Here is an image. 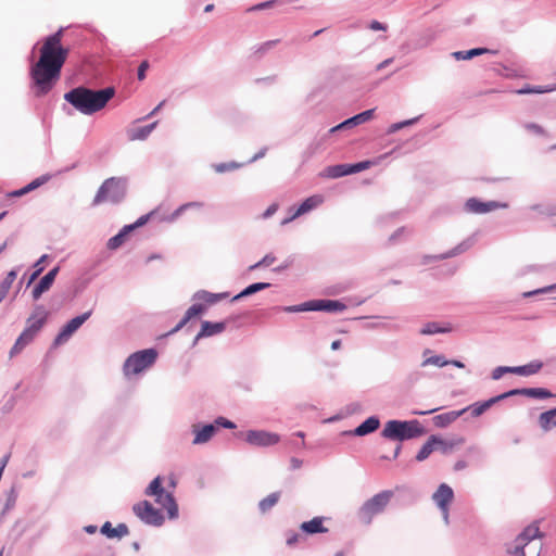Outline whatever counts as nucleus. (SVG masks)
Listing matches in <instances>:
<instances>
[{"label":"nucleus","instance_id":"nucleus-1","mask_svg":"<svg viewBox=\"0 0 556 556\" xmlns=\"http://www.w3.org/2000/svg\"><path fill=\"white\" fill-rule=\"evenodd\" d=\"M63 29L47 37L39 50V60L30 68L33 91L36 97L47 94L61 77V70L70 50L62 46Z\"/></svg>","mask_w":556,"mask_h":556},{"label":"nucleus","instance_id":"nucleus-2","mask_svg":"<svg viewBox=\"0 0 556 556\" xmlns=\"http://www.w3.org/2000/svg\"><path fill=\"white\" fill-rule=\"evenodd\" d=\"M113 96V88L91 90L85 87H77L66 92L64 99L78 112L91 115L102 110Z\"/></svg>","mask_w":556,"mask_h":556},{"label":"nucleus","instance_id":"nucleus-3","mask_svg":"<svg viewBox=\"0 0 556 556\" xmlns=\"http://www.w3.org/2000/svg\"><path fill=\"white\" fill-rule=\"evenodd\" d=\"M49 313L43 305H37L34 313L27 318V326L17 337L15 343L10 350V357L20 354L28 344H30L41 328L45 326Z\"/></svg>","mask_w":556,"mask_h":556},{"label":"nucleus","instance_id":"nucleus-4","mask_svg":"<svg viewBox=\"0 0 556 556\" xmlns=\"http://www.w3.org/2000/svg\"><path fill=\"white\" fill-rule=\"evenodd\" d=\"M426 429L417 419L412 420H396L392 419L386 422L381 437L395 441H407L419 438L426 433Z\"/></svg>","mask_w":556,"mask_h":556},{"label":"nucleus","instance_id":"nucleus-5","mask_svg":"<svg viewBox=\"0 0 556 556\" xmlns=\"http://www.w3.org/2000/svg\"><path fill=\"white\" fill-rule=\"evenodd\" d=\"M127 194V179L124 177H110L105 179L98 189L92 205L97 206L104 202L119 204Z\"/></svg>","mask_w":556,"mask_h":556},{"label":"nucleus","instance_id":"nucleus-6","mask_svg":"<svg viewBox=\"0 0 556 556\" xmlns=\"http://www.w3.org/2000/svg\"><path fill=\"white\" fill-rule=\"evenodd\" d=\"M146 495L154 496L155 502L167 510L169 519H176L179 515L177 502L173 493L167 492L162 485V477H155L144 491Z\"/></svg>","mask_w":556,"mask_h":556},{"label":"nucleus","instance_id":"nucleus-7","mask_svg":"<svg viewBox=\"0 0 556 556\" xmlns=\"http://www.w3.org/2000/svg\"><path fill=\"white\" fill-rule=\"evenodd\" d=\"M157 358V351L153 348L140 350L130 354L123 365V372L126 377L138 375L151 367Z\"/></svg>","mask_w":556,"mask_h":556},{"label":"nucleus","instance_id":"nucleus-8","mask_svg":"<svg viewBox=\"0 0 556 556\" xmlns=\"http://www.w3.org/2000/svg\"><path fill=\"white\" fill-rule=\"evenodd\" d=\"M346 309V305L339 300H309L304 303L285 306L283 311L288 313H300V312H327L337 313Z\"/></svg>","mask_w":556,"mask_h":556},{"label":"nucleus","instance_id":"nucleus-9","mask_svg":"<svg viewBox=\"0 0 556 556\" xmlns=\"http://www.w3.org/2000/svg\"><path fill=\"white\" fill-rule=\"evenodd\" d=\"M392 496L393 492L390 490H384L374 495L371 498L367 500L359 508V518L366 523H370L375 515L383 511Z\"/></svg>","mask_w":556,"mask_h":556},{"label":"nucleus","instance_id":"nucleus-10","mask_svg":"<svg viewBox=\"0 0 556 556\" xmlns=\"http://www.w3.org/2000/svg\"><path fill=\"white\" fill-rule=\"evenodd\" d=\"M228 296L227 292L223 293H212L206 290H199L192 295V301H195L187 311V318L191 319L194 316L201 315L206 311L207 305L215 304L222 299Z\"/></svg>","mask_w":556,"mask_h":556},{"label":"nucleus","instance_id":"nucleus-11","mask_svg":"<svg viewBox=\"0 0 556 556\" xmlns=\"http://www.w3.org/2000/svg\"><path fill=\"white\" fill-rule=\"evenodd\" d=\"M132 511L142 522L149 526L161 527L165 520L162 511L147 500L135 504Z\"/></svg>","mask_w":556,"mask_h":556},{"label":"nucleus","instance_id":"nucleus-12","mask_svg":"<svg viewBox=\"0 0 556 556\" xmlns=\"http://www.w3.org/2000/svg\"><path fill=\"white\" fill-rule=\"evenodd\" d=\"M542 367L543 362L540 359H534L520 366H498L492 370L491 377L493 380L501 379L505 374H515L528 377L538 374Z\"/></svg>","mask_w":556,"mask_h":556},{"label":"nucleus","instance_id":"nucleus-13","mask_svg":"<svg viewBox=\"0 0 556 556\" xmlns=\"http://www.w3.org/2000/svg\"><path fill=\"white\" fill-rule=\"evenodd\" d=\"M409 141H403L401 144L393 148L390 152H387L378 157L371 159V160H365L353 164L345 163V169L348 175L356 174L362 170L368 169L374 165H378L383 159H386L388 155H394L395 157L407 153L408 150L404 149L406 143Z\"/></svg>","mask_w":556,"mask_h":556},{"label":"nucleus","instance_id":"nucleus-14","mask_svg":"<svg viewBox=\"0 0 556 556\" xmlns=\"http://www.w3.org/2000/svg\"><path fill=\"white\" fill-rule=\"evenodd\" d=\"M91 314L92 311H88L68 320L54 338L53 345L58 346L68 341L83 324L90 318Z\"/></svg>","mask_w":556,"mask_h":556},{"label":"nucleus","instance_id":"nucleus-15","mask_svg":"<svg viewBox=\"0 0 556 556\" xmlns=\"http://www.w3.org/2000/svg\"><path fill=\"white\" fill-rule=\"evenodd\" d=\"M247 443L253 446L267 447L277 444L280 437L277 433L265 430H249L244 434Z\"/></svg>","mask_w":556,"mask_h":556},{"label":"nucleus","instance_id":"nucleus-16","mask_svg":"<svg viewBox=\"0 0 556 556\" xmlns=\"http://www.w3.org/2000/svg\"><path fill=\"white\" fill-rule=\"evenodd\" d=\"M453 497V489L446 483H441L432 495V500L442 511L446 523L448 522V505L452 502Z\"/></svg>","mask_w":556,"mask_h":556},{"label":"nucleus","instance_id":"nucleus-17","mask_svg":"<svg viewBox=\"0 0 556 556\" xmlns=\"http://www.w3.org/2000/svg\"><path fill=\"white\" fill-rule=\"evenodd\" d=\"M323 203L321 195H312L305 199L298 207L289 208V216L281 220V225L285 226L301 215L316 208Z\"/></svg>","mask_w":556,"mask_h":556},{"label":"nucleus","instance_id":"nucleus-18","mask_svg":"<svg viewBox=\"0 0 556 556\" xmlns=\"http://www.w3.org/2000/svg\"><path fill=\"white\" fill-rule=\"evenodd\" d=\"M507 207V203H502L498 201H486L483 202L479 200L478 198H470L465 203V208L469 213L475 214H484L497 208H505Z\"/></svg>","mask_w":556,"mask_h":556},{"label":"nucleus","instance_id":"nucleus-19","mask_svg":"<svg viewBox=\"0 0 556 556\" xmlns=\"http://www.w3.org/2000/svg\"><path fill=\"white\" fill-rule=\"evenodd\" d=\"M503 400H505L504 393L492 396L485 401L475 402V403L459 409V412H462V416L465 413L470 412L471 417L477 418V417L481 416L484 412H486L489 408H491L493 405L497 404L498 402H501Z\"/></svg>","mask_w":556,"mask_h":556},{"label":"nucleus","instance_id":"nucleus-20","mask_svg":"<svg viewBox=\"0 0 556 556\" xmlns=\"http://www.w3.org/2000/svg\"><path fill=\"white\" fill-rule=\"evenodd\" d=\"M505 399L515 396V395H523L531 399L536 400H546L556 396L548 389L545 388H521V389H511L509 391L504 392Z\"/></svg>","mask_w":556,"mask_h":556},{"label":"nucleus","instance_id":"nucleus-21","mask_svg":"<svg viewBox=\"0 0 556 556\" xmlns=\"http://www.w3.org/2000/svg\"><path fill=\"white\" fill-rule=\"evenodd\" d=\"M217 432V426L212 424H195L192 426L194 434L192 444L199 445L208 442Z\"/></svg>","mask_w":556,"mask_h":556},{"label":"nucleus","instance_id":"nucleus-22","mask_svg":"<svg viewBox=\"0 0 556 556\" xmlns=\"http://www.w3.org/2000/svg\"><path fill=\"white\" fill-rule=\"evenodd\" d=\"M379 427H380V419L377 416H370L367 419H365L361 425H358L355 429L345 430V431L341 432V435L364 437V435L375 432L376 430H378Z\"/></svg>","mask_w":556,"mask_h":556},{"label":"nucleus","instance_id":"nucleus-23","mask_svg":"<svg viewBox=\"0 0 556 556\" xmlns=\"http://www.w3.org/2000/svg\"><path fill=\"white\" fill-rule=\"evenodd\" d=\"M59 271L60 266H55L40 278V280L36 283L31 291L34 300H38L42 295V293H45L52 287Z\"/></svg>","mask_w":556,"mask_h":556},{"label":"nucleus","instance_id":"nucleus-24","mask_svg":"<svg viewBox=\"0 0 556 556\" xmlns=\"http://www.w3.org/2000/svg\"><path fill=\"white\" fill-rule=\"evenodd\" d=\"M267 150H268L267 147H263L251 159H249L245 162V164H251V163H253V162L264 157L266 152H267ZM242 166H244V163H238V162H235V161L223 162V163H217V164L213 165L215 172L219 173V174H223V173H226V172H231V170L238 169V168H240Z\"/></svg>","mask_w":556,"mask_h":556},{"label":"nucleus","instance_id":"nucleus-25","mask_svg":"<svg viewBox=\"0 0 556 556\" xmlns=\"http://www.w3.org/2000/svg\"><path fill=\"white\" fill-rule=\"evenodd\" d=\"M227 324L228 323L226 320L217 323L203 320L201 324V329L198 332V338H207L219 334L223 331H225V329L227 328Z\"/></svg>","mask_w":556,"mask_h":556},{"label":"nucleus","instance_id":"nucleus-26","mask_svg":"<svg viewBox=\"0 0 556 556\" xmlns=\"http://www.w3.org/2000/svg\"><path fill=\"white\" fill-rule=\"evenodd\" d=\"M372 113H374V110H367V111H365V112H363L361 114H357V115H355V116L344 121L343 123L332 127L330 129V132L333 134V132H336L338 130H345V129H348L350 127H353V126H356L358 124H362V123L370 119L371 116H372Z\"/></svg>","mask_w":556,"mask_h":556},{"label":"nucleus","instance_id":"nucleus-27","mask_svg":"<svg viewBox=\"0 0 556 556\" xmlns=\"http://www.w3.org/2000/svg\"><path fill=\"white\" fill-rule=\"evenodd\" d=\"M300 530L308 535L328 532V529L324 527V517H314L308 521L302 522Z\"/></svg>","mask_w":556,"mask_h":556},{"label":"nucleus","instance_id":"nucleus-28","mask_svg":"<svg viewBox=\"0 0 556 556\" xmlns=\"http://www.w3.org/2000/svg\"><path fill=\"white\" fill-rule=\"evenodd\" d=\"M100 532L109 539H121L129 533V529L127 525L123 522L118 523L115 528H113L110 521H105L101 526Z\"/></svg>","mask_w":556,"mask_h":556},{"label":"nucleus","instance_id":"nucleus-29","mask_svg":"<svg viewBox=\"0 0 556 556\" xmlns=\"http://www.w3.org/2000/svg\"><path fill=\"white\" fill-rule=\"evenodd\" d=\"M469 248H470V242L468 240H465V241L460 242L459 244H457L456 247H454L453 249L448 250L445 253L438 254V255L425 256V262L441 261V260L454 257V256H457V255L464 253Z\"/></svg>","mask_w":556,"mask_h":556},{"label":"nucleus","instance_id":"nucleus-30","mask_svg":"<svg viewBox=\"0 0 556 556\" xmlns=\"http://www.w3.org/2000/svg\"><path fill=\"white\" fill-rule=\"evenodd\" d=\"M437 443H441V438L435 434H431L427 442L421 446L415 456L417 462L426 460L430 454L437 450Z\"/></svg>","mask_w":556,"mask_h":556},{"label":"nucleus","instance_id":"nucleus-31","mask_svg":"<svg viewBox=\"0 0 556 556\" xmlns=\"http://www.w3.org/2000/svg\"><path fill=\"white\" fill-rule=\"evenodd\" d=\"M462 416L459 410H451L443 414L435 415L432 422L437 428H446Z\"/></svg>","mask_w":556,"mask_h":556},{"label":"nucleus","instance_id":"nucleus-32","mask_svg":"<svg viewBox=\"0 0 556 556\" xmlns=\"http://www.w3.org/2000/svg\"><path fill=\"white\" fill-rule=\"evenodd\" d=\"M269 287H270L269 282H254V283H251L248 287H245L242 291H240L238 294H236L231 299V302L239 301V300H241L243 298H247V296L255 294V293H257L260 291H263V290H265V289H267Z\"/></svg>","mask_w":556,"mask_h":556},{"label":"nucleus","instance_id":"nucleus-33","mask_svg":"<svg viewBox=\"0 0 556 556\" xmlns=\"http://www.w3.org/2000/svg\"><path fill=\"white\" fill-rule=\"evenodd\" d=\"M541 532L539 527L535 523H531L528 527H526L521 533L517 535L515 539V542H521L523 544H527L531 542L532 540L540 538Z\"/></svg>","mask_w":556,"mask_h":556},{"label":"nucleus","instance_id":"nucleus-34","mask_svg":"<svg viewBox=\"0 0 556 556\" xmlns=\"http://www.w3.org/2000/svg\"><path fill=\"white\" fill-rule=\"evenodd\" d=\"M281 493L273 492L258 503V509L262 514L269 511L279 501Z\"/></svg>","mask_w":556,"mask_h":556},{"label":"nucleus","instance_id":"nucleus-35","mask_svg":"<svg viewBox=\"0 0 556 556\" xmlns=\"http://www.w3.org/2000/svg\"><path fill=\"white\" fill-rule=\"evenodd\" d=\"M321 175L324 177L331 178V179L348 176L346 169H345V163L328 166L324 169Z\"/></svg>","mask_w":556,"mask_h":556},{"label":"nucleus","instance_id":"nucleus-36","mask_svg":"<svg viewBox=\"0 0 556 556\" xmlns=\"http://www.w3.org/2000/svg\"><path fill=\"white\" fill-rule=\"evenodd\" d=\"M157 122L144 126H134L131 129V139H146L155 128Z\"/></svg>","mask_w":556,"mask_h":556},{"label":"nucleus","instance_id":"nucleus-37","mask_svg":"<svg viewBox=\"0 0 556 556\" xmlns=\"http://www.w3.org/2000/svg\"><path fill=\"white\" fill-rule=\"evenodd\" d=\"M448 331H451L450 327H442L439 323L435 321H429L425 324L424 327L420 329V333L425 336L446 333Z\"/></svg>","mask_w":556,"mask_h":556},{"label":"nucleus","instance_id":"nucleus-38","mask_svg":"<svg viewBox=\"0 0 556 556\" xmlns=\"http://www.w3.org/2000/svg\"><path fill=\"white\" fill-rule=\"evenodd\" d=\"M539 425L544 431H549L556 427V416L551 409L543 412L539 417Z\"/></svg>","mask_w":556,"mask_h":556},{"label":"nucleus","instance_id":"nucleus-39","mask_svg":"<svg viewBox=\"0 0 556 556\" xmlns=\"http://www.w3.org/2000/svg\"><path fill=\"white\" fill-rule=\"evenodd\" d=\"M54 175L43 174L25 186L27 193L48 182Z\"/></svg>","mask_w":556,"mask_h":556},{"label":"nucleus","instance_id":"nucleus-40","mask_svg":"<svg viewBox=\"0 0 556 556\" xmlns=\"http://www.w3.org/2000/svg\"><path fill=\"white\" fill-rule=\"evenodd\" d=\"M429 365H433L437 367H444V366L448 365V361L443 355H433V356L427 357L421 363L422 367H426Z\"/></svg>","mask_w":556,"mask_h":556},{"label":"nucleus","instance_id":"nucleus-41","mask_svg":"<svg viewBox=\"0 0 556 556\" xmlns=\"http://www.w3.org/2000/svg\"><path fill=\"white\" fill-rule=\"evenodd\" d=\"M16 276H17L16 269L10 270L7 274L5 278L0 282V290L3 291L5 294H8L12 283L16 279Z\"/></svg>","mask_w":556,"mask_h":556},{"label":"nucleus","instance_id":"nucleus-42","mask_svg":"<svg viewBox=\"0 0 556 556\" xmlns=\"http://www.w3.org/2000/svg\"><path fill=\"white\" fill-rule=\"evenodd\" d=\"M16 276H17L16 269L10 270L7 274L5 278L0 282V290L3 291L5 294H8L12 283L16 279Z\"/></svg>","mask_w":556,"mask_h":556},{"label":"nucleus","instance_id":"nucleus-43","mask_svg":"<svg viewBox=\"0 0 556 556\" xmlns=\"http://www.w3.org/2000/svg\"><path fill=\"white\" fill-rule=\"evenodd\" d=\"M126 236L121 230L109 239L106 247L109 250H116L118 249L125 241Z\"/></svg>","mask_w":556,"mask_h":556},{"label":"nucleus","instance_id":"nucleus-44","mask_svg":"<svg viewBox=\"0 0 556 556\" xmlns=\"http://www.w3.org/2000/svg\"><path fill=\"white\" fill-rule=\"evenodd\" d=\"M276 261V257L271 254V253H268L266 254L261 261H258L257 263L251 265L249 267L250 270H254V269H257L262 266H269L271 265L274 262Z\"/></svg>","mask_w":556,"mask_h":556},{"label":"nucleus","instance_id":"nucleus-45","mask_svg":"<svg viewBox=\"0 0 556 556\" xmlns=\"http://www.w3.org/2000/svg\"><path fill=\"white\" fill-rule=\"evenodd\" d=\"M525 127L528 130L529 135L538 136V137L546 135L544 128L538 124L530 123V124H526Z\"/></svg>","mask_w":556,"mask_h":556},{"label":"nucleus","instance_id":"nucleus-46","mask_svg":"<svg viewBox=\"0 0 556 556\" xmlns=\"http://www.w3.org/2000/svg\"><path fill=\"white\" fill-rule=\"evenodd\" d=\"M554 290H556V283L547 286V287H544V288H540V289H536V290L523 292L522 296L523 298H531L533 295L541 294V293H547V292H551V291H554Z\"/></svg>","mask_w":556,"mask_h":556},{"label":"nucleus","instance_id":"nucleus-47","mask_svg":"<svg viewBox=\"0 0 556 556\" xmlns=\"http://www.w3.org/2000/svg\"><path fill=\"white\" fill-rule=\"evenodd\" d=\"M214 424L217 426V429L219 427L226 428V429H235L236 425L231 420L225 418V417H217L214 421Z\"/></svg>","mask_w":556,"mask_h":556},{"label":"nucleus","instance_id":"nucleus-48","mask_svg":"<svg viewBox=\"0 0 556 556\" xmlns=\"http://www.w3.org/2000/svg\"><path fill=\"white\" fill-rule=\"evenodd\" d=\"M417 121V118H410V119H407V121H404V122H401V123H395V124H392L390 127H389V130H388V134H393L394 131L405 127V126H409V125H413L415 122Z\"/></svg>","mask_w":556,"mask_h":556},{"label":"nucleus","instance_id":"nucleus-49","mask_svg":"<svg viewBox=\"0 0 556 556\" xmlns=\"http://www.w3.org/2000/svg\"><path fill=\"white\" fill-rule=\"evenodd\" d=\"M454 445V442L446 441L441 438V443H437V450H441L443 454H448L453 450Z\"/></svg>","mask_w":556,"mask_h":556},{"label":"nucleus","instance_id":"nucleus-50","mask_svg":"<svg viewBox=\"0 0 556 556\" xmlns=\"http://www.w3.org/2000/svg\"><path fill=\"white\" fill-rule=\"evenodd\" d=\"M556 90V84L547 85V86H532L533 93H546L553 92Z\"/></svg>","mask_w":556,"mask_h":556},{"label":"nucleus","instance_id":"nucleus-51","mask_svg":"<svg viewBox=\"0 0 556 556\" xmlns=\"http://www.w3.org/2000/svg\"><path fill=\"white\" fill-rule=\"evenodd\" d=\"M527 544H523L521 542H515V547L513 549H508V553L514 556H526L525 554V547Z\"/></svg>","mask_w":556,"mask_h":556},{"label":"nucleus","instance_id":"nucleus-52","mask_svg":"<svg viewBox=\"0 0 556 556\" xmlns=\"http://www.w3.org/2000/svg\"><path fill=\"white\" fill-rule=\"evenodd\" d=\"M190 205H195L194 203H185L182 205H180L179 207H177L172 216H170V220H174L176 218H178L185 211H187L188 208H190Z\"/></svg>","mask_w":556,"mask_h":556},{"label":"nucleus","instance_id":"nucleus-53","mask_svg":"<svg viewBox=\"0 0 556 556\" xmlns=\"http://www.w3.org/2000/svg\"><path fill=\"white\" fill-rule=\"evenodd\" d=\"M189 320L190 319L187 318V315L185 314L184 317L180 319V321L167 333V336L178 332L180 329H182L187 325V323Z\"/></svg>","mask_w":556,"mask_h":556},{"label":"nucleus","instance_id":"nucleus-54","mask_svg":"<svg viewBox=\"0 0 556 556\" xmlns=\"http://www.w3.org/2000/svg\"><path fill=\"white\" fill-rule=\"evenodd\" d=\"M300 539V535L295 532H288L286 543L288 546H293Z\"/></svg>","mask_w":556,"mask_h":556},{"label":"nucleus","instance_id":"nucleus-55","mask_svg":"<svg viewBox=\"0 0 556 556\" xmlns=\"http://www.w3.org/2000/svg\"><path fill=\"white\" fill-rule=\"evenodd\" d=\"M149 68L148 61L141 62V64L138 67V79L143 80L146 78V72Z\"/></svg>","mask_w":556,"mask_h":556},{"label":"nucleus","instance_id":"nucleus-56","mask_svg":"<svg viewBox=\"0 0 556 556\" xmlns=\"http://www.w3.org/2000/svg\"><path fill=\"white\" fill-rule=\"evenodd\" d=\"M278 210V204L276 203H273L270 204L266 210L265 212L262 214V217L263 218H269L271 215H274Z\"/></svg>","mask_w":556,"mask_h":556},{"label":"nucleus","instance_id":"nucleus-57","mask_svg":"<svg viewBox=\"0 0 556 556\" xmlns=\"http://www.w3.org/2000/svg\"><path fill=\"white\" fill-rule=\"evenodd\" d=\"M406 228L405 227H400L397 228L390 237H389V242L390 243H395L397 241V239L400 238V236H402L404 232H405Z\"/></svg>","mask_w":556,"mask_h":556},{"label":"nucleus","instance_id":"nucleus-58","mask_svg":"<svg viewBox=\"0 0 556 556\" xmlns=\"http://www.w3.org/2000/svg\"><path fill=\"white\" fill-rule=\"evenodd\" d=\"M486 52H489V49H486V48H475V49L468 50V55L470 56V59H472L473 56H478V55L484 54Z\"/></svg>","mask_w":556,"mask_h":556},{"label":"nucleus","instance_id":"nucleus-59","mask_svg":"<svg viewBox=\"0 0 556 556\" xmlns=\"http://www.w3.org/2000/svg\"><path fill=\"white\" fill-rule=\"evenodd\" d=\"M152 214L153 212H150L146 215L140 216L134 224L137 225V227L143 226L150 219Z\"/></svg>","mask_w":556,"mask_h":556},{"label":"nucleus","instance_id":"nucleus-60","mask_svg":"<svg viewBox=\"0 0 556 556\" xmlns=\"http://www.w3.org/2000/svg\"><path fill=\"white\" fill-rule=\"evenodd\" d=\"M456 60H470V56L468 55V51H456L452 54Z\"/></svg>","mask_w":556,"mask_h":556},{"label":"nucleus","instance_id":"nucleus-61","mask_svg":"<svg viewBox=\"0 0 556 556\" xmlns=\"http://www.w3.org/2000/svg\"><path fill=\"white\" fill-rule=\"evenodd\" d=\"M401 451H402V444H397L392 456L382 455L381 459H396L399 457Z\"/></svg>","mask_w":556,"mask_h":556},{"label":"nucleus","instance_id":"nucleus-62","mask_svg":"<svg viewBox=\"0 0 556 556\" xmlns=\"http://www.w3.org/2000/svg\"><path fill=\"white\" fill-rule=\"evenodd\" d=\"M302 464H303V462L300 458L292 457L290 459V465H291L292 470H296V469L301 468Z\"/></svg>","mask_w":556,"mask_h":556},{"label":"nucleus","instance_id":"nucleus-63","mask_svg":"<svg viewBox=\"0 0 556 556\" xmlns=\"http://www.w3.org/2000/svg\"><path fill=\"white\" fill-rule=\"evenodd\" d=\"M370 29L372 30H386L387 29V26L381 24L380 22L378 21H372L370 23Z\"/></svg>","mask_w":556,"mask_h":556},{"label":"nucleus","instance_id":"nucleus-64","mask_svg":"<svg viewBox=\"0 0 556 556\" xmlns=\"http://www.w3.org/2000/svg\"><path fill=\"white\" fill-rule=\"evenodd\" d=\"M544 215L556 216V205L547 206L544 211Z\"/></svg>","mask_w":556,"mask_h":556}]
</instances>
